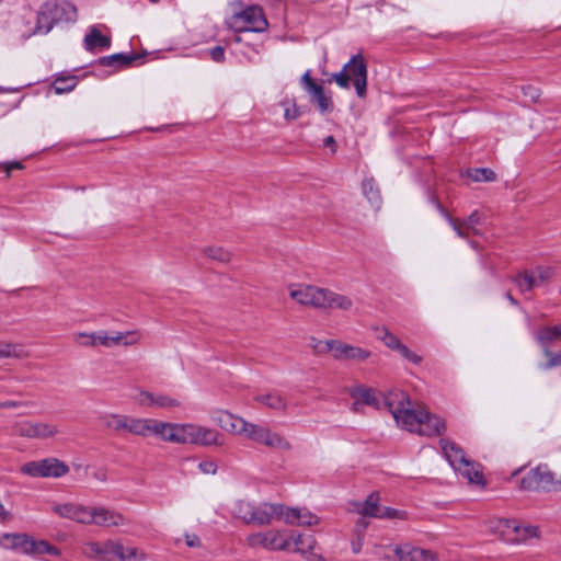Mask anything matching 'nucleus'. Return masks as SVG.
<instances>
[{
    "mask_svg": "<svg viewBox=\"0 0 561 561\" xmlns=\"http://www.w3.org/2000/svg\"><path fill=\"white\" fill-rule=\"evenodd\" d=\"M88 547L91 551V553L99 558L102 561L107 560V556L110 554V548H107V541L103 545H100L98 542H89Z\"/></svg>",
    "mask_w": 561,
    "mask_h": 561,
    "instance_id": "nucleus-51",
    "label": "nucleus"
},
{
    "mask_svg": "<svg viewBox=\"0 0 561 561\" xmlns=\"http://www.w3.org/2000/svg\"><path fill=\"white\" fill-rule=\"evenodd\" d=\"M354 402L352 404V411L359 412L363 405L373 407L377 410H380V399L378 397V392L365 386H356L350 389L348 391Z\"/></svg>",
    "mask_w": 561,
    "mask_h": 561,
    "instance_id": "nucleus-11",
    "label": "nucleus"
},
{
    "mask_svg": "<svg viewBox=\"0 0 561 561\" xmlns=\"http://www.w3.org/2000/svg\"><path fill=\"white\" fill-rule=\"evenodd\" d=\"M255 401L273 410L285 411L287 408L286 400L277 392L259 394L255 397Z\"/></svg>",
    "mask_w": 561,
    "mask_h": 561,
    "instance_id": "nucleus-38",
    "label": "nucleus"
},
{
    "mask_svg": "<svg viewBox=\"0 0 561 561\" xmlns=\"http://www.w3.org/2000/svg\"><path fill=\"white\" fill-rule=\"evenodd\" d=\"M520 490L535 492H561V476L557 477L548 465L540 463L522 477Z\"/></svg>",
    "mask_w": 561,
    "mask_h": 561,
    "instance_id": "nucleus-3",
    "label": "nucleus"
},
{
    "mask_svg": "<svg viewBox=\"0 0 561 561\" xmlns=\"http://www.w3.org/2000/svg\"><path fill=\"white\" fill-rule=\"evenodd\" d=\"M454 470L467 479L469 483L485 484L480 465L472 460H465L463 463H460Z\"/></svg>",
    "mask_w": 561,
    "mask_h": 561,
    "instance_id": "nucleus-25",
    "label": "nucleus"
},
{
    "mask_svg": "<svg viewBox=\"0 0 561 561\" xmlns=\"http://www.w3.org/2000/svg\"><path fill=\"white\" fill-rule=\"evenodd\" d=\"M152 419L131 416L129 434L149 437Z\"/></svg>",
    "mask_w": 561,
    "mask_h": 561,
    "instance_id": "nucleus-40",
    "label": "nucleus"
},
{
    "mask_svg": "<svg viewBox=\"0 0 561 561\" xmlns=\"http://www.w3.org/2000/svg\"><path fill=\"white\" fill-rule=\"evenodd\" d=\"M180 427V423H170L152 419L150 436L157 437L163 442L179 444Z\"/></svg>",
    "mask_w": 561,
    "mask_h": 561,
    "instance_id": "nucleus-15",
    "label": "nucleus"
},
{
    "mask_svg": "<svg viewBox=\"0 0 561 561\" xmlns=\"http://www.w3.org/2000/svg\"><path fill=\"white\" fill-rule=\"evenodd\" d=\"M439 445L443 451L445 459L455 469L460 463H463L467 460L465 450L458 446L456 443L450 442L446 438H442L439 440Z\"/></svg>",
    "mask_w": 561,
    "mask_h": 561,
    "instance_id": "nucleus-23",
    "label": "nucleus"
},
{
    "mask_svg": "<svg viewBox=\"0 0 561 561\" xmlns=\"http://www.w3.org/2000/svg\"><path fill=\"white\" fill-rule=\"evenodd\" d=\"M54 512L60 517L75 520L80 524H91L92 507L67 503L54 507Z\"/></svg>",
    "mask_w": 561,
    "mask_h": 561,
    "instance_id": "nucleus-14",
    "label": "nucleus"
},
{
    "mask_svg": "<svg viewBox=\"0 0 561 561\" xmlns=\"http://www.w3.org/2000/svg\"><path fill=\"white\" fill-rule=\"evenodd\" d=\"M514 282L522 291H530L538 286L534 272L527 270L518 273Z\"/></svg>",
    "mask_w": 561,
    "mask_h": 561,
    "instance_id": "nucleus-42",
    "label": "nucleus"
},
{
    "mask_svg": "<svg viewBox=\"0 0 561 561\" xmlns=\"http://www.w3.org/2000/svg\"><path fill=\"white\" fill-rule=\"evenodd\" d=\"M2 539L10 540V545H3L5 549L21 551L24 554H31L32 539L33 537L27 534H11L4 533Z\"/></svg>",
    "mask_w": 561,
    "mask_h": 561,
    "instance_id": "nucleus-26",
    "label": "nucleus"
},
{
    "mask_svg": "<svg viewBox=\"0 0 561 561\" xmlns=\"http://www.w3.org/2000/svg\"><path fill=\"white\" fill-rule=\"evenodd\" d=\"M405 517H407V512H404V511H400V510H397V508H393V507H389V506H383V507L380 506L379 513H378L376 518H381V519H394V518L404 519Z\"/></svg>",
    "mask_w": 561,
    "mask_h": 561,
    "instance_id": "nucleus-48",
    "label": "nucleus"
},
{
    "mask_svg": "<svg viewBox=\"0 0 561 561\" xmlns=\"http://www.w3.org/2000/svg\"><path fill=\"white\" fill-rule=\"evenodd\" d=\"M535 340L540 346L549 345L552 341L561 340V323L553 327L540 328L535 334Z\"/></svg>",
    "mask_w": 561,
    "mask_h": 561,
    "instance_id": "nucleus-37",
    "label": "nucleus"
},
{
    "mask_svg": "<svg viewBox=\"0 0 561 561\" xmlns=\"http://www.w3.org/2000/svg\"><path fill=\"white\" fill-rule=\"evenodd\" d=\"M382 335L379 336V339L382 341V343L392 351H398L400 346L403 344L401 341L391 333L388 329H382Z\"/></svg>",
    "mask_w": 561,
    "mask_h": 561,
    "instance_id": "nucleus-49",
    "label": "nucleus"
},
{
    "mask_svg": "<svg viewBox=\"0 0 561 561\" xmlns=\"http://www.w3.org/2000/svg\"><path fill=\"white\" fill-rule=\"evenodd\" d=\"M236 33H262L267 26V20L259 5H249L232 16Z\"/></svg>",
    "mask_w": 561,
    "mask_h": 561,
    "instance_id": "nucleus-5",
    "label": "nucleus"
},
{
    "mask_svg": "<svg viewBox=\"0 0 561 561\" xmlns=\"http://www.w3.org/2000/svg\"><path fill=\"white\" fill-rule=\"evenodd\" d=\"M379 510V494L377 492H371L364 502L356 504V511L362 516L377 517Z\"/></svg>",
    "mask_w": 561,
    "mask_h": 561,
    "instance_id": "nucleus-36",
    "label": "nucleus"
},
{
    "mask_svg": "<svg viewBox=\"0 0 561 561\" xmlns=\"http://www.w3.org/2000/svg\"><path fill=\"white\" fill-rule=\"evenodd\" d=\"M367 65L360 54L352 56L342 70L333 75V80L342 89H350L354 85L358 98L364 99L367 94Z\"/></svg>",
    "mask_w": 561,
    "mask_h": 561,
    "instance_id": "nucleus-2",
    "label": "nucleus"
},
{
    "mask_svg": "<svg viewBox=\"0 0 561 561\" xmlns=\"http://www.w3.org/2000/svg\"><path fill=\"white\" fill-rule=\"evenodd\" d=\"M219 433L193 423L181 424L179 444L211 446L218 444Z\"/></svg>",
    "mask_w": 561,
    "mask_h": 561,
    "instance_id": "nucleus-6",
    "label": "nucleus"
},
{
    "mask_svg": "<svg viewBox=\"0 0 561 561\" xmlns=\"http://www.w3.org/2000/svg\"><path fill=\"white\" fill-rule=\"evenodd\" d=\"M308 93L311 94L312 100L316 102L317 107L321 114L332 111V108H333L332 98L330 95L325 94L324 88L322 84L317 83L316 85H312L311 89L308 91Z\"/></svg>",
    "mask_w": 561,
    "mask_h": 561,
    "instance_id": "nucleus-31",
    "label": "nucleus"
},
{
    "mask_svg": "<svg viewBox=\"0 0 561 561\" xmlns=\"http://www.w3.org/2000/svg\"><path fill=\"white\" fill-rule=\"evenodd\" d=\"M445 431L446 424L442 417L424 412L416 433L432 437L442 435Z\"/></svg>",
    "mask_w": 561,
    "mask_h": 561,
    "instance_id": "nucleus-20",
    "label": "nucleus"
},
{
    "mask_svg": "<svg viewBox=\"0 0 561 561\" xmlns=\"http://www.w3.org/2000/svg\"><path fill=\"white\" fill-rule=\"evenodd\" d=\"M131 416L124 414H108L103 417L104 425L114 432L129 433Z\"/></svg>",
    "mask_w": 561,
    "mask_h": 561,
    "instance_id": "nucleus-34",
    "label": "nucleus"
},
{
    "mask_svg": "<svg viewBox=\"0 0 561 561\" xmlns=\"http://www.w3.org/2000/svg\"><path fill=\"white\" fill-rule=\"evenodd\" d=\"M247 543L251 548H262L270 551L268 530L251 534L247 537Z\"/></svg>",
    "mask_w": 561,
    "mask_h": 561,
    "instance_id": "nucleus-44",
    "label": "nucleus"
},
{
    "mask_svg": "<svg viewBox=\"0 0 561 561\" xmlns=\"http://www.w3.org/2000/svg\"><path fill=\"white\" fill-rule=\"evenodd\" d=\"M362 190L367 198V201L370 203V205L376 209H380L382 204V198L380 194V190L378 185L376 184L374 179H365L362 183Z\"/></svg>",
    "mask_w": 561,
    "mask_h": 561,
    "instance_id": "nucleus-35",
    "label": "nucleus"
},
{
    "mask_svg": "<svg viewBox=\"0 0 561 561\" xmlns=\"http://www.w3.org/2000/svg\"><path fill=\"white\" fill-rule=\"evenodd\" d=\"M141 56L130 51V53H117L110 56L100 57L96 61L98 65L103 67H110L114 70H118L122 68L129 67L134 61L140 59Z\"/></svg>",
    "mask_w": 561,
    "mask_h": 561,
    "instance_id": "nucleus-21",
    "label": "nucleus"
},
{
    "mask_svg": "<svg viewBox=\"0 0 561 561\" xmlns=\"http://www.w3.org/2000/svg\"><path fill=\"white\" fill-rule=\"evenodd\" d=\"M111 47V38L103 35L96 26H91L89 33L84 37V48L93 51L96 48L108 49Z\"/></svg>",
    "mask_w": 561,
    "mask_h": 561,
    "instance_id": "nucleus-29",
    "label": "nucleus"
},
{
    "mask_svg": "<svg viewBox=\"0 0 561 561\" xmlns=\"http://www.w3.org/2000/svg\"><path fill=\"white\" fill-rule=\"evenodd\" d=\"M284 514V505L279 503H261L254 505L252 515L249 517L251 524L263 526L268 525L273 518H280Z\"/></svg>",
    "mask_w": 561,
    "mask_h": 561,
    "instance_id": "nucleus-12",
    "label": "nucleus"
},
{
    "mask_svg": "<svg viewBox=\"0 0 561 561\" xmlns=\"http://www.w3.org/2000/svg\"><path fill=\"white\" fill-rule=\"evenodd\" d=\"M107 548H110V553L116 556L121 561L125 560V548L121 542L107 540Z\"/></svg>",
    "mask_w": 561,
    "mask_h": 561,
    "instance_id": "nucleus-57",
    "label": "nucleus"
},
{
    "mask_svg": "<svg viewBox=\"0 0 561 561\" xmlns=\"http://www.w3.org/2000/svg\"><path fill=\"white\" fill-rule=\"evenodd\" d=\"M91 517L93 519L91 520V524L102 527H117L127 524L126 518L119 512L103 506L92 507Z\"/></svg>",
    "mask_w": 561,
    "mask_h": 561,
    "instance_id": "nucleus-16",
    "label": "nucleus"
},
{
    "mask_svg": "<svg viewBox=\"0 0 561 561\" xmlns=\"http://www.w3.org/2000/svg\"><path fill=\"white\" fill-rule=\"evenodd\" d=\"M291 536L293 539H290V547L293 546V551L301 556H304L310 549H314L317 545L316 538L312 535H304L291 530Z\"/></svg>",
    "mask_w": 561,
    "mask_h": 561,
    "instance_id": "nucleus-32",
    "label": "nucleus"
},
{
    "mask_svg": "<svg viewBox=\"0 0 561 561\" xmlns=\"http://www.w3.org/2000/svg\"><path fill=\"white\" fill-rule=\"evenodd\" d=\"M516 523L514 518H500L495 524V530L499 533L501 539L508 543V537H512L513 527Z\"/></svg>",
    "mask_w": 561,
    "mask_h": 561,
    "instance_id": "nucleus-45",
    "label": "nucleus"
},
{
    "mask_svg": "<svg viewBox=\"0 0 561 561\" xmlns=\"http://www.w3.org/2000/svg\"><path fill=\"white\" fill-rule=\"evenodd\" d=\"M397 352L401 355V357L415 365H420L422 363V356L411 351L405 344H402Z\"/></svg>",
    "mask_w": 561,
    "mask_h": 561,
    "instance_id": "nucleus-55",
    "label": "nucleus"
},
{
    "mask_svg": "<svg viewBox=\"0 0 561 561\" xmlns=\"http://www.w3.org/2000/svg\"><path fill=\"white\" fill-rule=\"evenodd\" d=\"M14 433L30 439H47L58 434L55 423L24 420L15 423Z\"/></svg>",
    "mask_w": 561,
    "mask_h": 561,
    "instance_id": "nucleus-8",
    "label": "nucleus"
},
{
    "mask_svg": "<svg viewBox=\"0 0 561 561\" xmlns=\"http://www.w3.org/2000/svg\"><path fill=\"white\" fill-rule=\"evenodd\" d=\"M128 333L123 332H116L113 335H110L105 330H100L96 332H93V335L95 337V346L102 345L105 347H111L113 345H117L123 343L124 345H128L131 342L125 341V337Z\"/></svg>",
    "mask_w": 561,
    "mask_h": 561,
    "instance_id": "nucleus-33",
    "label": "nucleus"
},
{
    "mask_svg": "<svg viewBox=\"0 0 561 561\" xmlns=\"http://www.w3.org/2000/svg\"><path fill=\"white\" fill-rule=\"evenodd\" d=\"M410 404L409 397L402 391H391L382 394L380 409L385 408L394 416V412L403 407V403Z\"/></svg>",
    "mask_w": 561,
    "mask_h": 561,
    "instance_id": "nucleus-30",
    "label": "nucleus"
},
{
    "mask_svg": "<svg viewBox=\"0 0 561 561\" xmlns=\"http://www.w3.org/2000/svg\"><path fill=\"white\" fill-rule=\"evenodd\" d=\"M307 561H325L324 557L310 549L302 556Z\"/></svg>",
    "mask_w": 561,
    "mask_h": 561,
    "instance_id": "nucleus-64",
    "label": "nucleus"
},
{
    "mask_svg": "<svg viewBox=\"0 0 561 561\" xmlns=\"http://www.w3.org/2000/svg\"><path fill=\"white\" fill-rule=\"evenodd\" d=\"M205 254L211 260L226 263L230 261L231 254L229 251L220 247H208L204 250Z\"/></svg>",
    "mask_w": 561,
    "mask_h": 561,
    "instance_id": "nucleus-47",
    "label": "nucleus"
},
{
    "mask_svg": "<svg viewBox=\"0 0 561 561\" xmlns=\"http://www.w3.org/2000/svg\"><path fill=\"white\" fill-rule=\"evenodd\" d=\"M472 178L477 182H492L495 180V173L489 168H479L474 170Z\"/></svg>",
    "mask_w": 561,
    "mask_h": 561,
    "instance_id": "nucleus-54",
    "label": "nucleus"
},
{
    "mask_svg": "<svg viewBox=\"0 0 561 561\" xmlns=\"http://www.w3.org/2000/svg\"><path fill=\"white\" fill-rule=\"evenodd\" d=\"M78 84V78L72 75H59L53 82V89L56 94L72 91Z\"/></svg>",
    "mask_w": 561,
    "mask_h": 561,
    "instance_id": "nucleus-39",
    "label": "nucleus"
},
{
    "mask_svg": "<svg viewBox=\"0 0 561 561\" xmlns=\"http://www.w3.org/2000/svg\"><path fill=\"white\" fill-rule=\"evenodd\" d=\"M30 551V556H39L45 553L54 557L60 556V550L56 546L50 545L47 540H35L34 538L32 539V547Z\"/></svg>",
    "mask_w": 561,
    "mask_h": 561,
    "instance_id": "nucleus-41",
    "label": "nucleus"
},
{
    "mask_svg": "<svg viewBox=\"0 0 561 561\" xmlns=\"http://www.w3.org/2000/svg\"><path fill=\"white\" fill-rule=\"evenodd\" d=\"M20 356L21 351L18 350V345L11 343H0V359Z\"/></svg>",
    "mask_w": 561,
    "mask_h": 561,
    "instance_id": "nucleus-53",
    "label": "nucleus"
},
{
    "mask_svg": "<svg viewBox=\"0 0 561 561\" xmlns=\"http://www.w3.org/2000/svg\"><path fill=\"white\" fill-rule=\"evenodd\" d=\"M301 83L305 88V90L308 92L312 85H316L317 82H314L312 79H311V76H310V70H307L302 77H301Z\"/></svg>",
    "mask_w": 561,
    "mask_h": 561,
    "instance_id": "nucleus-63",
    "label": "nucleus"
},
{
    "mask_svg": "<svg viewBox=\"0 0 561 561\" xmlns=\"http://www.w3.org/2000/svg\"><path fill=\"white\" fill-rule=\"evenodd\" d=\"M198 469L205 474H216L217 465L211 460H205L198 463Z\"/></svg>",
    "mask_w": 561,
    "mask_h": 561,
    "instance_id": "nucleus-61",
    "label": "nucleus"
},
{
    "mask_svg": "<svg viewBox=\"0 0 561 561\" xmlns=\"http://www.w3.org/2000/svg\"><path fill=\"white\" fill-rule=\"evenodd\" d=\"M218 422L222 430L238 435H244L249 425L248 421L229 412H222Z\"/></svg>",
    "mask_w": 561,
    "mask_h": 561,
    "instance_id": "nucleus-24",
    "label": "nucleus"
},
{
    "mask_svg": "<svg viewBox=\"0 0 561 561\" xmlns=\"http://www.w3.org/2000/svg\"><path fill=\"white\" fill-rule=\"evenodd\" d=\"M448 224L453 228V230L456 232V234L461 239H468V233L462 229V222L459 224L457 220H455L453 217H448Z\"/></svg>",
    "mask_w": 561,
    "mask_h": 561,
    "instance_id": "nucleus-62",
    "label": "nucleus"
},
{
    "mask_svg": "<svg viewBox=\"0 0 561 561\" xmlns=\"http://www.w3.org/2000/svg\"><path fill=\"white\" fill-rule=\"evenodd\" d=\"M540 347L543 355L548 358L546 363L539 365L541 370H550L561 366V350L554 353L550 350L549 345H542Z\"/></svg>",
    "mask_w": 561,
    "mask_h": 561,
    "instance_id": "nucleus-43",
    "label": "nucleus"
},
{
    "mask_svg": "<svg viewBox=\"0 0 561 561\" xmlns=\"http://www.w3.org/2000/svg\"><path fill=\"white\" fill-rule=\"evenodd\" d=\"M254 505L251 502L247 501H238L234 507L236 516L242 519L247 524H251L250 516L252 515V511L254 510Z\"/></svg>",
    "mask_w": 561,
    "mask_h": 561,
    "instance_id": "nucleus-46",
    "label": "nucleus"
},
{
    "mask_svg": "<svg viewBox=\"0 0 561 561\" xmlns=\"http://www.w3.org/2000/svg\"><path fill=\"white\" fill-rule=\"evenodd\" d=\"M285 523L297 526H311L318 524L317 515L312 514L307 508L299 507H285L282 516Z\"/></svg>",
    "mask_w": 561,
    "mask_h": 561,
    "instance_id": "nucleus-18",
    "label": "nucleus"
},
{
    "mask_svg": "<svg viewBox=\"0 0 561 561\" xmlns=\"http://www.w3.org/2000/svg\"><path fill=\"white\" fill-rule=\"evenodd\" d=\"M0 169H2L5 172V176L9 178L12 170H22L24 165L20 161L1 162Z\"/></svg>",
    "mask_w": 561,
    "mask_h": 561,
    "instance_id": "nucleus-59",
    "label": "nucleus"
},
{
    "mask_svg": "<svg viewBox=\"0 0 561 561\" xmlns=\"http://www.w3.org/2000/svg\"><path fill=\"white\" fill-rule=\"evenodd\" d=\"M302 115V110L301 107L297 106L295 103L291 105V106H288L285 108V112H284V117L287 119V121H294V119H297L298 117H300Z\"/></svg>",
    "mask_w": 561,
    "mask_h": 561,
    "instance_id": "nucleus-58",
    "label": "nucleus"
},
{
    "mask_svg": "<svg viewBox=\"0 0 561 561\" xmlns=\"http://www.w3.org/2000/svg\"><path fill=\"white\" fill-rule=\"evenodd\" d=\"M537 285L548 282L553 276V268L550 266H537L534 271Z\"/></svg>",
    "mask_w": 561,
    "mask_h": 561,
    "instance_id": "nucleus-52",
    "label": "nucleus"
},
{
    "mask_svg": "<svg viewBox=\"0 0 561 561\" xmlns=\"http://www.w3.org/2000/svg\"><path fill=\"white\" fill-rule=\"evenodd\" d=\"M138 403L141 407L146 408H160V409H172L180 407V401L163 394V393H152L147 390H140L138 397Z\"/></svg>",
    "mask_w": 561,
    "mask_h": 561,
    "instance_id": "nucleus-17",
    "label": "nucleus"
},
{
    "mask_svg": "<svg viewBox=\"0 0 561 561\" xmlns=\"http://www.w3.org/2000/svg\"><path fill=\"white\" fill-rule=\"evenodd\" d=\"M392 551L398 561H434L436 559L431 550L411 543L396 545L392 547Z\"/></svg>",
    "mask_w": 561,
    "mask_h": 561,
    "instance_id": "nucleus-13",
    "label": "nucleus"
},
{
    "mask_svg": "<svg viewBox=\"0 0 561 561\" xmlns=\"http://www.w3.org/2000/svg\"><path fill=\"white\" fill-rule=\"evenodd\" d=\"M208 54L213 61L224 62L225 61V48L222 46H215L208 50Z\"/></svg>",
    "mask_w": 561,
    "mask_h": 561,
    "instance_id": "nucleus-60",
    "label": "nucleus"
},
{
    "mask_svg": "<svg viewBox=\"0 0 561 561\" xmlns=\"http://www.w3.org/2000/svg\"><path fill=\"white\" fill-rule=\"evenodd\" d=\"M324 288L313 285H296L289 287V297L302 306H310L316 309H322Z\"/></svg>",
    "mask_w": 561,
    "mask_h": 561,
    "instance_id": "nucleus-10",
    "label": "nucleus"
},
{
    "mask_svg": "<svg viewBox=\"0 0 561 561\" xmlns=\"http://www.w3.org/2000/svg\"><path fill=\"white\" fill-rule=\"evenodd\" d=\"M21 472L33 478H61L69 472L66 462L55 457L25 462Z\"/></svg>",
    "mask_w": 561,
    "mask_h": 561,
    "instance_id": "nucleus-4",
    "label": "nucleus"
},
{
    "mask_svg": "<svg viewBox=\"0 0 561 561\" xmlns=\"http://www.w3.org/2000/svg\"><path fill=\"white\" fill-rule=\"evenodd\" d=\"M270 551L290 550V539H293L290 529H270Z\"/></svg>",
    "mask_w": 561,
    "mask_h": 561,
    "instance_id": "nucleus-27",
    "label": "nucleus"
},
{
    "mask_svg": "<svg viewBox=\"0 0 561 561\" xmlns=\"http://www.w3.org/2000/svg\"><path fill=\"white\" fill-rule=\"evenodd\" d=\"M244 436L256 444L280 450H289L290 443L276 432L268 427L249 422Z\"/></svg>",
    "mask_w": 561,
    "mask_h": 561,
    "instance_id": "nucleus-7",
    "label": "nucleus"
},
{
    "mask_svg": "<svg viewBox=\"0 0 561 561\" xmlns=\"http://www.w3.org/2000/svg\"><path fill=\"white\" fill-rule=\"evenodd\" d=\"M325 351L331 352L332 356L336 360H357L364 362L370 357L371 353L368 350L353 346L351 344L343 343L337 340H327L324 342Z\"/></svg>",
    "mask_w": 561,
    "mask_h": 561,
    "instance_id": "nucleus-9",
    "label": "nucleus"
},
{
    "mask_svg": "<svg viewBox=\"0 0 561 561\" xmlns=\"http://www.w3.org/2000/svg\"><path fill=\"white\" fill-rule=\"evenodd\" d=\"M75 341L81 345L87 347L95 346V337L92 333L79 332L73 335Z\"/></svg>",
    "mask_w": 561,
    "mask_h": 561,
    "instance_id": "nucleus-56",
    "label": "nucleus"
},
{
    "mask_svg": "<svg viewBox=\"0 0 561 561\" xmlns=\"http://www.w3.org/2000/svg\"><path fill=\"white\" fill-rule=\"evenodd\" d=\"M77 8L68 0H47L38 12L36 21V33L47 34L55 24L60 22H76Z\"/></svg>",
    "mask_w": 561,
    "mask_h": 561,
    "instance_id": "nucleus-1",
    "label": "nucleus"
},
{
    "mask_svg": "<svg viewBox=\"0 0 561 561\" xmlns=\"http://www.w3.org/2000/svg\"><path fill=\"white\" fill-rule=\"evenodd\" d=\"M539 537V527L534 525H523L516 519L512 537H508V545H526L530 539H538Z\"/></svg>",
    "mask_w": 561,
    "mask_h": 561,
    "instance_id": "nucleus-22",
    "label": "nucleus"
},
{
    "mask_svg": "<svg viewBox=\"0 0 561 561\" xmlns=\"http://www.w3.org/2000/svg\"><path fill=\"white\" fill-rule=\"evenodd\" d=\"M423 411H415L404 405L394 412V420L398 425L402 426L409 432H416L423 416Z\"/></svg>",
    "mask_w": 561,
    "mask_h": 561,
    "instance_id": "nucleus-19",
    "label": "nucleus"
},
{
    "mask_svg": "<svg viewBox=\"0 0 561 561\" xmlns=\"http://www.w3.org/2000/svg\"><path fill=\"white\" fill-rule=\"evenodd\" d=\"M482 221V217L478 210H473L466 219L462 220V226L466 229L471 230L474 234H480V231L476 228L477 225H480Z\"/></svg>",
    "mask_w": 561,
    "mask_h": 561,
    "instance_id": "nucleus-50",
    "label": "nucleus"
},
{
    "mask_svg": "<svg viewBox=\"0 0 561 561\" xmlns=\"http://www.w3.org/2000/svg\"><path fill=\"white\" fill-rule=\"evenodd\" d=\"M325 297L323 298L322 309H340L350 310L353 306V301L350 297L334 293L328 288L323 289Z\"/></svg>",
    "mask_w": 561,
    "mask_h": 561,
    "instance_id": "nucleus-28",
    "label": "nucleus"
}]
</instances>
